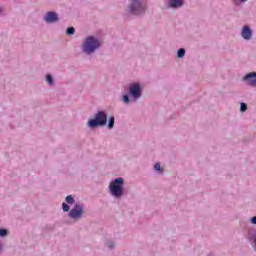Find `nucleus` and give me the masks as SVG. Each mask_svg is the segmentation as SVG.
I'll return each instance as SVG.
<instances>
[{
    "label": "nucleus",
    "instance_id": "1",
    "mask_svg": "<svg viewBox=\"0 0 256 256\" xmlns=\"http://www.w3.org/2000/svg\"><path fill=\"white\" fill-rule=\"evenodd\" d=\"M102 45L103 41L101 38L95 35H88L81 44L82 53L85 55H93L94 53H97L99 49H101Z\"/></svg>",
    "mask_w": 256,
    "mask_h": 256
},
{
    "label": "nucleus",
    "instance_id": "2",
    "mask_svg": "<svg viewBox=\"0 0 256 256\" xmlns=\"http://www.w3.org/2000/svg\"><path fill=\"white\" fill-rule=\"evenodd\" d=\"M129 4L127 6L128 15H134L139 17L142 13H145V5H143V0H128Z\"/></svg>",
    "mask_w": 256,
    "mask_h": 256
},
{
    "label": "nucleus",
    "instance_id": "3",
    "mask_svg": "<svg viewBox=\"0 0 256 256\" xmlns=\"http://www.w3.org/2000/svg\"><path fill=\"white\" fill-rule=\"evenodd\" d=\"M125 181L123 178H116L109 185L110 193L112 197H116V199H121L123 197V184Z\"/></svg>",
    "mask_w": 256,
    "mask_h": 256
},
{
    "label": "nucleus",
    "instance_id": "4",
    "mask_svg": "<svg viewBox=\"0 0 256 256\" xmlns=\"http://www.w3.org/2000/svg\"><path fill=\"white\" fill-rule=\"evenodd\" d=\"M107 125V113L104 111H98L94 119L88 122V127L90 129H95V127H104Z\"/></svg>",
    "mask_w": 256,
    "mask_h": 256
},
{
    "label": "nucleus",
    "instance_id": "5",
    "mask_svg": "<svg viewBox=\"0 0 256 256\" xmlns=\"http://www.w3.org/2000/svg\"><path fill=\"white\" fill-rule=\"evenodd\" d=\"M143 95V86L139 82H133L128 87V93L122 94V97H141Z\"/></svg>",
    "mask_w": 256,
    "mask_h": 256
},
{
    "label": "nucleus",
    "instance_id": "6",
    "mask_svg": "<svg viewBox=\"0 0 256 256\" xmlns=\"http://www.w3.org/2000/svg\"><path fill=\"white\" fill-rule=\"evenodd\" d=\"M243 83L248 87H256V72H249L242 77Z\"/></svg>",
    "mask_w": 256,
    "mask_h": 256
},
{
    "label": "nucleus",
    "instance_id": "7",
    "mask_svg": "<svg viewBox=\"0 0 256 256\" xmlns=\"http://www.w3.org/2000/svg\"><path fill=\"white\" fill-rule=\"evenodd\" d=\"M43 19L45 23H48L49 25H51L59 21V14L55 11H48L45 13Z\"/></svg>",
    "mask_w": 256,
    "mask_h": 256
},
{
    "label": "nucleus",
    "instance_id": "8",
    "mask_svg": "<svg viewBox=\"0 0 256 256\" xmlns=\"http://www.w3.org/2000/svg\"><path fill=\"white\" fill-rule=\"evenodd\" d=\"M240 35L244 41H251L253 39V29L246 24L242 27Z\"/></svg>",
    "mask_w": 256,
    "mask_h": 256
},
{
    "label": "nucleus",
    "instance_id": "9",
    "mask_svg": "<svg viewBox=\"0 0 256 256\" xmlns=\"http://www.w3.org/2000/svg\"><path fill=\"white\" fill-rule=\"evenodd\" d=\"M69 215L71 219H81L83 215V207L79 204H75V207L70 210Z\"/></svg>",
    "mask_w": 256,
    "mask_h": 256
},
{
    "label": "nucleus",
    "instance_id": "10",
    "mask_svg": "<svg viewBox=\"0 0 256 256\" xmlns=\"http://www.w3.org/2000/svg\"><path fill=\"white\" fill-rule=\"evenodd\" d=\"M170 9H181L185 5V0H165Z\"/></svg>",
    "mask_w": 256,
    "mask_h": 256
},
{
    "label": "nucleus",
    "instance_id": "11",
    "mask_svg": "<svg viewBox=\"0 0 256 256\" xmlns=\"http://www.w3.org/2000/svg\"><path fill=\"white\" fill-rule=\"evenodd\" d=\"M45 81L50 87H53V85H55V78H53V75L51 73L46 74Z\"/></svg>",
    "mask_w": 256,
    "mask_h": 256
},
{
    "label": "nucleus",
    "instance_id": "12",
    "mask_svg": "<svg viewBox=\"0 0 256 256\" xmlns=\"http://www.w3.org/2000/svg\"><path fill=\"white\" fill-rule=\"evenodd\" d=\"M186 53H187V51L185 50V48H180L177 50L176 57L178 59H183L185 57Z\"/></svg>",
    "mask_w": 256,
    "mask_h": 256
},
{
    "label": "nucleus",
    "instance_id": "13",
    "mask_svg": "<svg viewBox=\"0 0 256 256\" xmlns=\"http://www.w3.org/2000/svg\"><path fill=\"white\" fill-rule=\"evenodd\" d=\"M249 0H232L234 7H241V5H245Z\"/></svg>",
    "mask_w": 256,
    "mask_h": 256
},
{
    "label": "nucleus",
    "instance_id": "14",
    "mask_svg": "<svg viewBox=\"0 0 256 256\" xmlns=\"http://www.w3.org/2000/svg\"><path fill=\"white\" fill-rule=\"evenodd\" d=\"M123 103H125L126 105L133 102V101H137V97H132V98H129V97H123Z\"/></svg>",
    "mask_w": 256,
    "mask_h": 256
},
{
    "label": "nucleus",
    "instance_id": "15",
    "mask_svg": "<svg viewBox=\"0 0 256 256\" xmlns=\"http://www.w3.org/2000/svg\"><path fill=\"white\" fill-rule=\"evenodd\" d=\"M113 127H115V117L111 116L108 122V129H113Z\"/></svg>",
    "mask_w": 256,
    "mask_h": 256
},
{
    "label": "nucleus",
    "instance_id": "16",
    "mask_svg": "<svg viewBox=\"0 0 256 256\" xmlns=\"http://www.w3.org/2000/svg\"><path fill=\"white\" fill-rule=\"evenodd\" d=\"M66 35H75V27L70 26L66 29Z\"/></svg>",
    "mask_w": 256,
    "mask_h": 256
},
{
    "label": "nucleus",
    "instance_id": "17",
    "mask_svg": "<svg viewBox=\"0 0 256 256\" xmlns=\"http://www.w3.org/2000/svg\"><path fill=\"white\" fill-rule=\"evenodd\" d=\"M66 203H70V204L75 203V199H73V196L68 195V196L66 197Z\"/></svg>",
    "mask_w": 256,
    "mask_h": 256
},
{
    "label": "nucleus",
    "instance_id": "18",
    "mask_svg": "<svg viewBox=\"0 0 256 256\" xmlns=\"http://www.w3.org/2000/svg\"><path fill=\"white\" fill-rule=\"evenodd\" d=\"M240 111L242 113H245V111H247V104L246 103H241L240 104Z\"/></svg>",
    "mask_w": 256,
    "mask_h": 256
},
{
    "label": "nucleus",
    "instance_id": "19",
    "mask_svg": "<svg viewBox=\"0 0 256 256\" xmlns=\"http://www.w3.org/2000/svg\"><path fill=\"white\" fill-rule=\"evenodd\" d=\"M62 209H63L64 212L69 211V205H67V203H63L62 204Z\"/></svg>",
    "mask_w": 256,
    "mask_h": 256
},
{
    "label": "nucleus",
    "instance_id": "20",
    "mask_svg": "<svg viewBox=\"0 0 256 256\" xmlns=\"http://www.w3.org/2000/svg\"><path fill=\"white\" fill-rule=\"evenodd\" d=\"M5 235H7V230L0 229V237H5Z\"/></svg>",
    "mask_w": 256,
    "mask_h": 256
},
{
    "label": "nucleus",
    "instance_id": "21",
    "mask_svg": "<svg viewBox=\"0 0 256 256\" xmlns=\"http://www.w3.org/2000/svg\"><path fill=\"white\" fill-rule=\"evenodd\" d=\"M154 169H155L156 171H161V164L156 163V164L154 165Z\"/></svg>",
    "mask_w": 256,
    "mask_h": 256
},
{
    "label": "nucleus",
    "instance_id": "22",
    "mask_svg": "<svg viewBox=\"0 0 256 256\" xmlns=\"http://www.w3.org/2000/svg\"><path fill=\"white\" fill-rule=\"evenodd\" d=\"M251 223H253V225H256V216H254V217L251 219Z\"/></svg>",
    "mask_w": 256,
    "mask_h": 256
},
{
    "label": "nucleus",
    "instance_id": "23",
    "mask_svg": "<svg viewBox=\"0 0 256 256\" xmlns=\"http://www.w3.org/2000/svg\"><path fill=\"white\" fill-rule=\"evenodd\" d=\"M1 13H3V8H2V7H0V14H1Z\"/></svg>",
    "mask_w": 256,
    "mask_h": 256
},
{
    "label": "nucleus",
    "instance_id": "24",
    "mask_svg": "<svg viewBox=\"0 0 256 256\" xmlns=\"http://www.w3.org/2000/svg\"><path fill=\"white\" fill-rule=\"evenodd\" d=\"M109 247H110V249H112L113 245H110Z\"/></svg>",
    "mask_w": 256,
    "mask_h": 256
}]
</instances>
